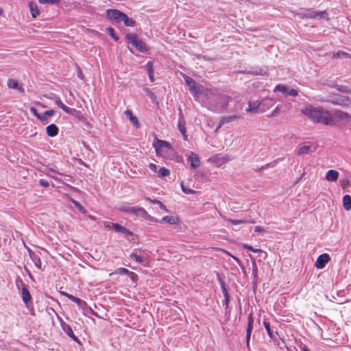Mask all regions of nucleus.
<instances>
[{
    "mask_svg": "<svg viewBox=\"0 0 351 351\" xmlns=\"http://www.w3.org/2000/svg\"><path fill=\"white\" fill-rule=\"evenodd\" d=\"M302 113L311 121L326 125H335V112H330L322 107L307 105L302 109Z\"/></svg>",
    "mask_w": 351,
    "mask_h": 351,
    "instance_id": "nucleus-1",
    "label": "nucleus"
},
{
    "mask_svg": "<svg viewBox=\"0 0 351 351\" xmlns=\"http://www.w3.org/2000/svg\"><path fill=\"white\" fill-rule=\"evenodd\" d=\"M152 145L157 156L169 159L175 156V150L167 141L155 138Z\"/></svg>",
    "mask_w": 351,
    "mask_h": 351,
    "instance_id": "nucleus-2",
    "label": "nucleus"
},
{
    "mask_svg": "<svg viewBox=\"0 0 351 351\" xmlns=\"http://www.w3.org/2000/svg\"><path fill=\"white\" fill-rule=\"evenodd\" d=\"M125 38L127 40L139 51L145 52L147 50L145 43L139 40L136 34H126Z\"/></svg>",
    "mask_w": 351,
    "mask_h": 351,
    "instance_id": "nucleus-3",
    "label": "nucleus"
},
{
    "mask_svg": "<svg viewBox=\"0 0 351 351\" xmlns=\"http://www.w3.org/2000/svg\"><path fill=\"white\" fill-rule=\"evenodd\" d=\"M184 79L192 95H196L204 93L203 86L200 84H197L192 78L184 75Z\"/></svg>",
    "mask_w": 351,
    "mask_h": 351,
    "instance_id": "nucleus-4",
    "label": "nucleus"
},
{
    "mask_svg": "<svg viewBox=\"0 0 351 351\" xmlns=\"http://www.w3.org/2000/svg\"><path fill=\"white\" fill-rule=\"evenodd\" d=\"M300 18L324 19L328 20V14L325 11L306 10L297 14Z\"/></svg>",
    "mask_w": 351,
    "mask_h": 351,
    "instance_id": "nucleus-5",
    "label": "nucleus"
},
{
    "mask_svg": "<svg viewBox=\"0 0 351 351\" xmlns=\"http://www.w3.org/2000/svg\"><path fill=\"white\" fill-rule=\"evenodd\" d=\"M338 123L351 127V115L341 111L335 112V125Z\"/></svg>",
    "mask_w": 351,
    "mask_h": 351,
    "instance_id": "nucleus-6",
    "label": "nucleus"
},
{
    "mask_svg": "<svg viewBox=\"0 0 351 351\" xmlns=\"http://www.w3.org/2000/svg\"><path fill=\"white\" fill-rule=\"evenodd\" d=\"M280 91L285 95H290L293 97H296L298 95V92L297 90L294 88H289L288 86L282 85V84H278L276 86V87L274 89V92Z\"/></svg>",
    "mask_w": 351,
    "mask_h": 351,
    "instance_id": "nucleus-7",
    "label": "nucleus"
},
{
    "mask_svg": "<svg viewBox=\"0 0 351 351\" xmlns=\"http://www.w3.org/2000/svg\"><path fill=\"white\" fill-rule=\"evenodd\" d=\"M48 98L53 99L54 101L55 104L59 108H60L64 112H65L67 114H73L75 111V109L70 108L67 107L66 106H65L62 103V101H61L60 97H58V96H56L54 94H51V96L48 97Z\"/></svg>",
    "mask_w": 351,
    "mask_h": 351,
    "instance_id": "nucleus-8",
    "label": "nucleus"
},
{
    "mask_svg": "<svg viewBox=\"0 0 351 351\" xmlns=\"http://www.w3.org/2000/svg\"><path fill=\"white\" fill-rule=\"evenodd\" d=\"M330 260V258L328 254H322L318 256L315 263V266L317 269H323L326 264L328 263Z\"/></svg>",
    "mask_w": 351,
    "mask_h": 351,
    "instance_id": "nucleus-9",
    "label": "nucleus"
},
{
    "mask_svg": "<svg viewBox=\"0 0 351 351\" xmlns=\"http://www.w3.org/2000/svg\"><path fill=\"white\" fill-rule=\"evenodd\" d=\"M106 14L110 19L114 20L117 22H121V19L123 14V12H121L118 10L110 9L107 10Z\"/></svg>",
    "mask_w": 351,
    "mask_h": 351,
    "instance_id": "nucleus-10",
    "label": "nucleus"
},
{
    "mask_svg": "<svg viewBox=\"0 0 351 351\" xmlns=\"http://www.w3.org/2000/svg\"><path fill=\"white\" fill-rule=\"evenodd\" d=\"M188 161L190 162L191 168L196 169L200 165V160L199 156L191 152L187 156Z\"/></svg>",
    "mask_w": 351,
    "mask_h": 351,
    "instance_id": "nucleus-11",
    "label": "nucleus"
},
{
    "mask_svg": "<svg viewBox=\"0 0 351 351\" xmlns=\"http://www.w3.org/2000/svg\"><path fill=\"white\" fill-rule=\"evenodd\" d=\"M253 323H254V319H253L252 313H250L248 315L247 328V331H246V342H247V346L249 345L252 331L253 329Z\"/></svg>",
    "mask_w": 351,
    "mask_h": 351,
    "instance_id": "nucleus-12",
    "label": "nucleus"
},
{
    "mask_svg": "<svg viewBox=\"0 0 351 351\" xmlns=\"http://www.w3.org/2000/svg\"><path fill=\"white\" fill-rule=\"evenodd\" d=\"M112 228L114 230L115 232L122 233L125 234L126 237L133 235L131 231L126 229L125 227L119 225V223H112Z\"/></svg>",
    "mask_w": 351,
    "mask_h": 351,
    "instance_id": "nucleus-13",
    "label": "nucleus"
},
{
    "mask_svg": "<svg viewBox=\"0 0 351 351\" xmlns=\"http://www.w3.org/2000/svg\"><path fill=\"white\" fill-rule=\"evenodd\" d=\"M316 150V146L313 145H302L298 151V154H307L309 153H312Z\"/></svg>",
    "mask_w": 351,
    "mask_h": 351,
    "instance_id": "nucleus-14",
    "label": "nucleus"
},
{
    "mask_svg": "<svg viewBox=\"0 0 351 351\" xmlns=\"http://www.w3.org/2000/svg\"><path fill=\"white\" fill-rule=\"evenodd\" d=\"M7 86L9 88L17 90L21 93L24 92V89L23 88L22 85L15 80L8 79L7 82Z\"/></svg>",
    "mask_w": 351,
    "mask_h": 351,
    "instance_id": "nucleus-15",
    "label": "nucleus"
},
{
    "mask_svg": "<svg viewBox=\"0 0 351 351\" xmlns=\"http://www.w3.org/2000/svg\"><path fill=\"white\" fill-rule=\"evenodd\" d=\"M265 104V101H254L253 103H249V107L247 109V112H256L262 106Z\"/></svg>",
    "mask_w": 351,
    "mask_h": 351,
    "instance_id": "nucleus-16",
    "label": "nucleus"
},
{
    "mask_svg": "<svg viewBox=\"0 0 351 351\" xmlns=\"http://www.w3.org/2000/svg\"><path fill=\"white\" fill-rule=\"evenodd\" d=\"M21 297H22V300L24 302V303L26 304V306H27L28 302L31 301L32 298H31L30 293L25 285H23V287L21 289Z\"/></svg>",
    "mask_w": 351,
    "mask_h": 351,
    "instance_id": "nucleus-17",
    "label": "nucleus"
},
{
    "mask_svg": "<svg viewBox=\"0 0 351 351\" xmlns=\"http://www.w3.org/2000/svg\"><path fill=\"white\" fill-rule=\"evenodd\" d=\"M339 172L336 170L330 169L326 174V179L328 182H335L339 178Z\"/></svg>",
    "mask_w": 351,
    "mask_h": 351,
    "instance_id": "nucleus-18",
    "label": "nucleus"
},
{
    "mask_svg": "<svg viewBox=\"0 0 351 351\" xmlns=\"http://www.w3.org/2000/svg\"><path fill=\"white\" fill-rule=\"evenodd\" d=\"M62 329H63L64 332L68 336H69L72 339H73L75 342H77L78 343H80L79 339L75 335V334L73 333V330L70 326L65 324V325L62 326Z\"/></svg>",
    "mask_w": 351,
    "mask_h": 351,
    "instance_id": "nucleus-19",
    "label": "nucleus"
},
{
    "mask_svg": "<svg viewBox=\"0 0 351 351\" xmlns=\"http://www.w3.org/2000/svg\"><path fill=\"white\" fill-rule=\"evenodd\" d=\"M47 134L50 137H54L58 134V128L55 124H50L46 128Z\"/></svg>",
    "mask_w": 351,
    "mask_h": 351,
    "instance_id": "nucleus-20",
    "label": "nucleus"
},
{
    "mask_svg": "<svg viewBox=\"0 0 351 351\" xmlns=\"http://www.w3.org/2000/svg\"><path fill=\"white\" fill-rule=\"evenodd\" d=\"M144 208L138 206H131L128 214L135 215L137 217L141 218L142 214L144 213Z\"/></svg>",
    "mask_w": 351,
    "mask_h": 351,
    "instance_id": "nucleus-21",
    "label": "nucleus"
},
{
    "mask_svg": "<svg viewBox=\"0 0 351 351\" xmlns=\"http://www.w3.org/2000/svg\"><path fill=\"white\" fill-rule=\"evenodd\" d=\"M28 5L29 8L31 15L33 18H36L38 15L40 14V11L38 10V8L36 3H34L32 1H29L28 3Z\"/></svg>",
    "mask_w": 351,
    "mask_h": 351,
    "instance_id": "nucleus-22",
    "label": "nucleus"
},
{
    "mask_svg": "<svg viewBox=\"0 0 351 351\" xmlns=\"http://www.w3.org/2000/svg\"><path fill=\"white\" fill-rule=\"evenodd\" d=\"M179 221V218L175 216H166L164 217L160 221L161 223L166 222L171 225L178 224Z\"/></svg>",
    "mask_w": 351,
    "mask_h": 351,
    "instance_id": "nucleus-23",
    "label": "nucleus"
},
{
    "mask_svg": "<svg viewBox=\"0 0 351 351\" xmlns=\"http://www.w3.org/2000/svg\"><path fill=\"white\" fill-rule=\"evenodd\" d=\"M124 114L126 115V117L130 119L131 123L136 127H138V121L136 117L133 116L132 112L130 110H127L124 112Z\"/></svg>",
    "mask_w": 351,
    "mask_h": 351,
    "instance_id": "nucleus-24",
    "label": "nucleus"
},
{
    "mask_svg": "<svg viewBox=\"0 0 351 351\" xmlns=\"http://www.w3.org/2000/svg\"><path fill=\"white\" fill-rule=\"evenodd\" d=\"M123 22L125 26L133 27L135 25V21L131 18H129L125 14L123 13L121 22Z\"/></svg>",
    "mask_w": 351,
    "mask_h": 351,
    "instance_id": "nucleus-25",
    "label": "nucleus"
},
{
    "mask_svg": "<svg viewBox=\"0 0 351 351\" xmlns=\"http://www.w3.org/2000/svg\"><path fill=\"white\" fill-rule=\"evenodd\" d=\"M343 207L346 210H351V197L348 195H346L343 197Z\"/></svg>",
    "mask_w": 351,
    "mask_h": 351,
    "instance_id": "nucleus-26",
    "label": "nucleus"
},
{
    "mask_svg": "<svg viewBox=\"0 0 351 351\" xmlns=\"http://www.w3.org/2000/svg\"><path fill=\"white\" fill-rule=\"evenodd\" d=\"M262 101H265V104L261 107V112H264L267 110L274 104V101L271 99H266L263 100Z\"/></svg>",
    "mask_w": 351,
    "mask_h": 351,
    "instance_id": "nucleus-27",
    "label": "nucleus"
},
{
    "mask_svg": "<svg viewBox=\"0 0 351 351\" xmlns=\"http://www.w3.org/2000/svg\"><path fill=\"white\" fill-rule=\"evenodd\" d=\"M333 58H350V56L344 51H339L337 53H334L332 55Z\"/></svg>",
    "mask_w": 351,
    "mask_h": 351,
    "instance_id": "nucleus-28",
    "label": "nucleus"
},
{
    "mask_svg": "<svg viewBox=\"0 0 351 351\" xmlns=\"http://www.w3.org/2000/svg\"><path fill=\"white\" fill-rule=\"evenodd\" d=\"M224 220L226 222L230 223L232 225H235V226L239 225V224L248 223V221L231 219H228V218H226V217L224 218ZM249 223H252V221H249Z\"/></svg>",
    "mask_w": 351,
    "mask_h": 351,
    "instance_id": "nucleus-29",
    "label": "nucleus"
},
{
    "mask_svg": "<svg viewBox=\"0 0 351 351\" xmlns=\"http://www.w3.org/2000/svg\"><path fill=\"white\" fill-rule=\"evenodd\" d=\"M146 200H148L152 204H157L162 210L168 212L167 207L160 201L157 199H151L150 198H146Z\"/></svg>",
    "mask_w": 351,
    "mask_h": 351,
    "instance_id": "nucleus-30",
    "label": "nucleus"
},
{
    "mask_svg": "<svg viewBox=\"0 0 351 351\" xmlns=\"http://www.w3.org/2000/svg\"><path fill=\"white\" fill-rule=\"evenodd\" d=\"M130 208L131 206L129 204H122L118 206L117 209L119 211L128 214Z\"/></svg>",
    "mask_w": 351,
    "mask_h": 351,
    "instance_id": "nucleus-31",
    "label": "nucleus"
},
{
    "mask_svg": "<svg viewBox=\"0 0 351 351\" xmlns=\"http://www.w3.org/2000/svg\"><path fill=\"white\" fill-rule=\"evenodd\" d=\"M141 218L146 221H150L154 222H156L157 221L156 219L149 215L145 210H144V213L142 214Z\"/></svg>",
    "mask_w": 351,
    "mask_h": 351,
    "instance_id": "nucleus-32",
    "label": "nucleus"
},
{
    "mask_svg": "<svg viewBox=\"0 0 351 351\" xmlns=\"http://www.w3.org/2000/svg\"><path fill=\"white\" fill-rule=\"evenodd\" d=\"M158 176L161 178L167 177L170 174L169 171L165 167H161L158 171Z\"/></svg>",
    "mask_w": 351,
    "mask_h": 351,
    "instance_id": "nucleus-33",
    "label": "nucleus"
},
{
    "mask_svg": "<svg viewBox=\"0 0 351 351\" xmlns=\"http://www.w3.org/2000/svg\"><path fill=\"white\" fill-rule=\"evenodd\" d=\"M330 86L341 92H346L348 90V88L346 86L337 84V83H335L334 84H331Z\"/></svg>",
    "mask_w": 351,
    "mask_h": 351,
    "instance_id": "nucleus-34",
    "label": "nucleus"
},
{
    "mask_svg": "<svg viewBox=\"0 0 351 351\" xmlns=\"http://www.w3.org/2000/svg\"><path fill=\"white\" fill-rule=\"evenodd\" d=\"M60 294L66 297L67 298H69L70 300H71L73 302H76L77 300L78 299L77 298H76L71 294H69L66 292H64V291H60Z\"/></svg>",
    "mask_w": 351,
    "mask_h": 351,
    "instance_id": "nucleus-35",
    "label": "nucleus"
},
{
    "mask_svg": "<svg viewBox=\"0 0 351 351\" xmlns=\"http://www.w3.org/2000/svg\"><path fill=\"white\" fill-rule=\"evenodd\" d=\"M75 303L77 304V305L78 306V307L80 308L83 309V310H84L85 308H86V306H87L86 303L84 301H83L81 299H80V298H78L77 300Z\"/></svg>",
    "mask_w": 351,
    "mask_h": 351,
    "instance_id": "nucleus-36",
    "label": "nucleus"
},
{
    "mask_svg": "<svg viewBox=\"0 0 351 351\" xmlns=\"http://www.w3.org/2000/svg\"><path fill=\"white\" fill-rule=\"evenodd\" d=\"M181 188H182V191L184 193H186V194H193V193H195L193 190H192V189H191L190 188H189V187H187V186H184V184H181Z\"/></svg>",
    "mask_w": 351,
    "mask_h": 351,
    "instance_id": "nucleus-37",
    "label": "nucleus"
},
{
    "mask_svg": "<svg viewBox=\"0 0 351 351\" xmlns=\"http://www.w3.org/2000/svg\"><path fill=\"white\" fill-rule=\"evenodd\" d=\"M39 3L45 4V3H51V4H58L60 2V0H38Z\"/></svg>",
    "mask_w": 351,
    "mask_h": 351,
    "instance_id": "nucleus-38",
    "label": "nucleus"
},
{
    "mask_svg": "<svg viewBox=\"0 0 351 351\" xmlns=\"http://www.w3.org/2000/svg\"><path fill=\"white\" fill-rule=\"evenodd\" d=\"M73 204L75 205V206L78 209V210L82 213H85V209L84 208L80 205L79 202H77L75 200L72 201Z\"/></svg>",
    "mask_w": 351,
    "mask_h": 351,
    "instance_id": "nucleus-39",
    "label": "nucleus"
},
{
    "mask_svg": "<svg viewBox=\"0 0 351 351\" xmlns=\"http://www.w3.org/2000/svg\"><path fill=\"white\" fill-rule=\"evenodd\" d=\"M178 128H179L180 131L181 132V133L182 134V135L184 136V139L186 140L187 136L186 135V130H185L184 125H182L181 123H179Z\"/></svg>",
    "mask_w": 351,
    "mask_h": 351,
    "instance_id": "nucleus-40",
    "label": "nucleus"
},
{
    "mask_svg": "<svg viewBox=\"0 0 351 351\" xmlns=\"http://www.w3.org/2000/svg\"><path fill=\"white\" fill-rule=\"evenodd\" d=\"M243 247L245 249H247L253 252H262V250L261 249H254L247 244H243Z\"/></svg>",
    "mask_w": 351,
    "mask_h": 351,
    "instance_id": "nucleus-41",
    "label": "nucleus"
},
{
    "mask_svg": "<svg viewBox=\"0 0 351 351\" xmlns=\"http://www.w3.org/2000/svg\"><path fill=\"white\" fill-rule=\"evenodd\" d=\"M263 324H264V326L269 335V336L270 337H272V332H271V328H270V326H269V324L268 322H267L266 321H264L263 322Z\"/></svg>",
    "mask_w": 351,
    "mask_h": 351,
    "instance_id": "nucleus-42",
    "label": "nucleus"
},
{
    "mask_svg": "<svg viewBox=\"0 0 351 351\" xmlns=\"http://www.w3.org/2000/svg\"><path fill=\"white\" fill-rule=\"evenodd\" d=\"M129 273L128 269L125 268H119L115 271V274H127Z\"/></svg>",
    "mask_w": 351,
    "mask_h": 351,
    "instance_id": "nucleus-43",
    "label": "nucleus"
},
{
    "mask_svg": "<svg viewBox=\"0 0 351 351\" xmlns=\"http://www.w3.org/2000/svg\"><path fill=\"white\" fill-rule=\"evenodd\" d=\"M107 31L108 34L114 39V40H118V37L114 35V29L112 27H108Z\"/></svg>",
    "mask_w": 351,
    "mask_h": 351,
    "instance_id": "nucleus-44",
    "label": "nucleus"
},
{
    "mask_svg": "<svg viewBox=\"0 0 351 351\" xmlns=\"http://www.w3.org/2000/svg\"><path fill=\"white\" fill-rule=\"evenodd\" d=\"M225 254H228V256H231L239 265H241V261L236 256L232 255L230 253H229L226 250H222Z\"/></svg>",
    "mask_w": 351,
    "mask_h": 351,
    "instance_id": "nucleus-45",
    "label": "nucleus"
},
{
    "mask_svg": "<svg viewBox=\"0 0 351 351\" xmlns=\"http://www.w3.org/2000/svg\"><path fill=\"white\" fill-rule=\"evenodd\" d=\"M131 257L135 259L136 262L141 263L143 261L142 258L136 254H132Z\"/></svg>",
    "mask_w": 351,
    "mask_h": 351,
    "instance_id": "nucleus-46",
    "label": "nucleus"
},
{
    "mask_svg": "<svg viewBox=\"0 0 351 351\" xmlns=\"http://www.w3.org/2000/svg\"><path fill=\"white\" fill-rule=\"evenodd\" d=\"M146 66L147 68V70H148V73H154V71H153V63L152 62H148L146 64Z\"/></svg>",
    "mask_w": 351,
    "mask_h": 351,
    "instance_id": "nucleus-47",
    "label": "nucleus"
},
{
    "mask_svg": "<svg viewBox=\"0 0 351 351\" xmlns=\"http://www.w3.org/2000/svg\"><path fill=\"white\" fill-rule=\"evenodd\" d=\"M39 183L41 186H44V187H48L49 186V182L44 179H41L39 181Z\"/></svg>",
    "mask_w": 351,
    "mask_h": 351,
    "instance_id": "nucleus-48",
    "label": "nucleus"
},
{
    "mask_svg": "<svg viewBox=\"0 0 351 351\" xmlns=\"http://www.w3.org/2000/svg\"><path fill=\"white\" fill-rule=\"evenodd\" d=\"M69 95L71 96V98L68 99L66 100V102L69 104L72 105L73 104V100L74 99V96H73V93L70 90H69Z\"/></svg>",
    "mask_w": 351,
    "mask_h": 351,
    "instance_id": "nucleus-49",
    "label": "nucleus"
},
{
    "mask_svg": "<svg viewBox=\"0 0 351 351\" xmlns=\"http://www.w3.org/2000/svg\"><path fill=\"white\" fill-rule=\"evenodd\" d=\"M144 90L145 92L146 93V94L149 96L151 98H153L154 96V94L152 92V90L148 88H144Z\"/></svg>",
    "mask_w": 351,
    "mask_h": 351,
    "instance_id": "nucleus-50",
    "label": "nucleus"
},
{
    "mask_svg": "<svg viewBox=\"0 0 351 351\" xmlns=\"http://www.w3.org/2000/svg\"><path fill=\"white\" fill-rule=\"evenodd\" d=\"M149 169H150L152 171H154V173H157V172H158V171H157V166H156L155 164H154V163H150V164L149 165Z\"/></svg>",
    "mask_w": 351,
    "mask_h": 351,
    "instance_id": "nucleus-51",
    "label": "nucleus"
},
{
    "mask_svg": "<svg viewBox=\"0 0 351 351\" xmlns=\"http://www.w3.org/2000/svg\"><path fill=\"white\" fill-rule=\"evenodd\" d=\"M47 115L44 113L43 114H40L38 116V119L43 122H47Z\"/></svg>",
    "mask_w": 351,
    "mask_h": 351,
    "instance_id": "nucleus-52",
    "label": "nucleus"
},
{
    "mask_svg": "<svg viewBox=\"0 0 351 351\" xmlns=\"http://www.w3.org/2000/svg\"><path fill=\"white\" fill-rule=\"evenodd\" d=\"M30 112L38 118V116L40 115L39 113L37 112L36 109L34 107H31L29 108Z\"/></svg>",
    "mask_w": 351,
    "mask_h": 351,
    "instance_id": "nucleus-53",
    "label": "nucleus"
},
{
    "mask_svg": "<svg viewBox=\"0 0 351 351\" xmlns=\"http://www.w3.org/2000/svg\"><path fill=\"white\" fill-rule=\"evenodd\" d=\"M45 115H47V117H51L55 114V112L53 110H49L45 112Z\"/></svg>",
    "mask_w": 351,
    "mask_h": 351,
    "instance_id": "nucleus-54",
    "label": "nucleus"
},
{
    "mask_svg": "<svg viewBox=\"0 0 351 351\" xmlns=\"http://www.w3.org/2000/svg\"><path fill=\"white\" fill-rule=\"evenodd\" d=\"M77 77L81 80L84 79L82 71L80 68L77 69Z\"/></svg>",
    "mask_w": 351,
    "mask_h": 351,
    "instance_id": "nucleus-55",
    "label": "nucleus"
},
{
    "mask_svg": "<svg viewBox=\"0 0 351 351\" xmlns=\"http://www.w3.org/2000/svg\"><path fill=\"white\" fill-rule=\"evenodd\" d=\"M254 231L257 232H261L264 231V228L261 226H255Z\"/></svg>",
    "mask_w": 351,
    "mask_h": 351,
    "instance_id": "nucleus-56",
    "label": "nucleus"
},
{
    "mask_svg": "<svg viewBox=\"0 0 351 351\" xmlns=\"http://www.w3.org/2000/svg\"><path fill=\"white\" fill-rule=\"evenodd\" d=\"M261 254L260 257L263 258V260L266 259L267 257V254L265 252H263L262 250V252H259Z\"/></svg>",
    "mask_w": 351,
    "mask_h": 351,
    "instance_id": "nucleus-57",
    "label": "nucleus"
},
{
    "mask_svg": "<svg viewBox=\"0 0 351 351\" xmlns=\"http://www.w3.org/2000/svg\"><path fill=\"white\" fill-rule=\"evenodd\" d=\"M280 112L279 107H276V109L273 111L271 116L277 115Z\"/></svg>",
    "mask_w": 351,
    "mask_h": 351,
    "instance_id": "nucleus-58",
    "label": "nucleus"
},
{
    "mask_svg": "<svg viewBox=\"0 0 351 351\" xmlns=\"http://www.w3.org/2000/svg\"><path fill=\"white\" fill-rule=\"evenodd\" d=\"M149 77L152 82H154V73H149Z\"/></svg>",
    "mask_w": 351,
    "mask_h": 351,
    "instance_id": "nucleus-59",
    "label": "nucleus"
},
{
    "mask_svg": "<svg viewBox=\"0 0 351 351\" xmlns=\"http://www.w3.org/2000/svg\"><path fill=\"white\" fill-rule=\"evenodd\" d=\"M36 266L38 268V269H41V261L38 258V261L36 262Z\"/></svg>",
    "mask_w": 351,
    "mask_h": 351,
    "instance_id": "nucleus-60",
    "label": "nucleus"
},
{
    "mask_svg": "<svg viewBox=\"0 0 351 351\" xmlns=\"http://www.w3.org/2000/svg\"><path fill=\"white\" fill-rule=\"evenodd\" d=\"M237 118H238V117L235 116V115L232 116V117H227V119H228V121H227V123L229 122V121H232L234 119H236Z\"/></svg>",
    "mask_w": 351,
    "mask_h": 351,
    "instance_id": "nucleus-61",
    "label": "nucleus"
},
{
    "mask_svg": "<svg viewBox=\"0 0 351 351\" xmlns=\"http://www.w3.org/2000/svg\"><path fill=\"white\" fill-rule=\"evenodd\" d=\"M252 265H253L254 270V271H256V270H257V268H256V265H255V262H254V261H252Z\"/></svg>",
    "mask_w": 351,
    "mask_h": 351,
    "instance_id": "nucleus-62",
    "label": "nucleus"
},
{
    "mask_svg": "<svg viewBox=\"0 0 351 351\" xmlns=\"http://www.w3.org/2000/svg\"><path fill=\"white\" fill-rule=\"evenodd\" d=\"M88 218H89V219H92V220H95V217H93V216H90H90H88Z\"/></svg>",
    "mask_w": 351,
    "mask_h": 351,
    "instance_id": "nucleus-63",
    "label": "nucleus"
},
{
    "mask_svg": "<svg viewBox=\"0 0 351 351\" xmlns=\"http://www.w3.org/2000/svg\"><path fill=\"white\" fill-rule=\"evenodd\" d=\"M302 351H310L308 349H307L306 347H304L302 348Z\"/></svg>",
    "mask_w": 351,
    "mask_h": 351,
    "instance_id": "nucleus-64",
    "label": "nucleus"
}]
</instances>
